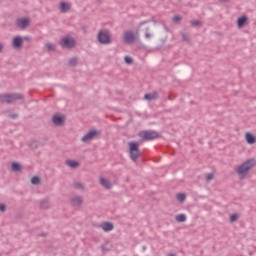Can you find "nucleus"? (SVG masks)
I'll return each instance as SVG.
<instances>
[{"mask_svg": "<svg viewBox=\"0 0 256 256\" xmlns=\"http://www.w3.org/2000/svg\"><path fill=\"white\" fill-rule=\"evenodd\" d=\"M29 23H31V21L28 18H20V19H17L16 21V25L20 29H27V27L29 26Z\"/></svg>", "mask_w": 256, "mask_h": 256, "instance_id": "obj_11", "label": "nucleus"}, {"mask_svg": "<svg viewBox=\"0 0 256 256\" xmlns=\"http://www.w3.org/2000/svg\"><path fill=\"white\" fill-rule=\"evenodd\" d=\"M71 10V4L67 2L60 3V11L61 13H67Z\"/></svg>", "mask_w": 256, "mask_h": 256, "instance_id": "obj_18", "label": "nucleus"}, {"mask_svg": "<svg viewBox=\"0 0 256 256\" xmlns=\"http://www.w3.org/2000/svg\"><path fill=\"white\" fill-rule=\"evenodd\" d=\"M239 220V215L238 214H232L230 215V221L231 223H235V221Z\"/></svg>", "mask_w": 256, "mask_h": 256, "instance_id": "obj_31", "label": "nucleus"}, {"mask_svg": "<svg viewBox=\"0 0 256 256\" xmlns=\"http://www.w3.org/2000/svg\"><path fill=\"white\" fill-rule=\"evenodd\" d=\"M97 39L98 43H101V45H111V43H113L109 30H100L98 32Z\"/></svg>", "mask_w": 256, "mask_h": 256, "instance_id": "obj_4", "label": "nucleus"}, {"mask_svg": "<svg viewBox=\"0 0 256 256\" xmlns=\"http://www.w3.org/2000/svg\"><path fill=\"white\" fill-rule=\"evenodd\" d=\"M0 211L1 213H5V211H7V205H5L4 203L0 204Z\"/></svg>", "mask_w": 256, "mask_h": 256, "instance_id": "obj_35", "label": "nucleus"}, {"mask_svg": "<svg viewBox=\"0 0 256 256\" xmlns=\"http://www.w3.org/2000/svg\"><path fill=\"white\" fill-rule=\"evenodd\" d=\"M32 185H41V178L39 176H34L31 179Z\"/></svg>", "mask_w": 256, "mask_h": 256, "instance_id": "obj_24", "label": "nucleus"}, {"mask_svg": "<svg viewBox=\"0 0 256 256\" xmlns=\"http://www.w3.org/2000/svg\"><path fill=\"white\" fill-rule=\"evenodd\" d=\"M30 147L32 149H37V147H39V145H38L37 141H32L31 144H30Z\"/></svg>", "mask_w": 256, "mask_h": 256, "instance_id": "obj_36", "label": "nucleus"}, {"mask_svg": "<svg viewBox=\"0 0 256 256\" xmlns=\"http://www.w3.org/2000/svg\"><path fill=\"white\" fill-rule=\"evenodd\" d=\"M124 41L131 45V43H135V33L133 31H126L124 34Z\"/></svg>", "mask_w": 256, "mask_h": 256, "instance_id": "obj_10", "label": "nucleus"}, {"mask_svg": "<svg viewBox=\"0 0 256 256\" xmlns=\"http://www.w3.org/2000/svg\"><path fill=\"white\" fill-rule=\"evenodd\" d=\"M182 39L183 41H186V43H189V41H191V36L189 34L182 33Z\"/></svg>", "mask_w": 256, "mask_h": 256, "instance_id": "obj_29", "label": "nucleus"}, {"mask_svg": "<svg viewBox=\"0 0 256 256\" xmlns=\"http://www.w3.org/2000/svg\"><path fill=\"white\" fill-rule=\"evenodd\" d=\"M215 175L213 173H208L206 176V181H213Z\"/></svg>", "mask_w": 256, "mask_h": 256, "instance_id": "obj_34", "label": "nucleus"}, {"mask_svg": "<svg viewBox=\"0 0 256 256\" xmlns=\"http://www.w3.org/2000/svg\"><path fill=\"white\" fill-rule=\"evenodd\" d=\"M9 117H10V119L15 120V119L19 118V114H10Z\"/></svg>", "mask_w": 256, "mask_h": 256, "instance_id": "obj_37", "label": "nucleus"}, {"mask_svg": "<svg viewBox=\"0 0 256 256\" xmlns=\"http://www.w3.org/2000/svg\"><path fill=\"white\" fill-rule=\"evenodd\" d=\"M74 187H75V189H78L79 191H83V189H85V184H83L81 182H75Z\"/></svg>", "mask_w": 256, "mask_h": 256, "instance_id": "obj_27", "label": "nucleus"}, {"mask_svg": "<svg viewBox=\"0 0 256 256\" xmlns=\"http://www.w3.org/2000/svg\"><path fill=\"white\" fill-rule=\"evenodd\" d=\"M101 250H102L104 253L109 252V248H107V247H105V246H101Z\"/></svg>", "mask_w": 256, "mask_h": 256, "instance_id": "obj_38", "label": "nucleus"}, {"mask_svg": "<svg viewBox=\"0 0 256 256\" xmlns=\"http://www.w3.org/2000/svg\"><path fill=\"white\" fill-rule=\"evenodd\" d=\"M100 227L103 229V231H105V233H109L115 229V226L111 222H103Z\"/></svg>", "mask_w": 256, "mask_h": 256, "instance_id": "obj_14", "label": "nucleus"}, {"mask_svg": "<svg viewBox=\"0 0 256 256\" xmlns=\"http://www.w3.org/2000/svg\"><path fill=\"white\" fill-rule=\"evenodd\" d=\"M97 135H99V131L98 130H90L87 134H85L81 141L83 143H87V141H92V139H95V137H97Z\"/></svg>", "mask_w": 256, "mask_h": 256, "instance_id": "obj_8", "label": "nucleus"}, {"mask_svg": "<svg viewBox=\"0 0 256 256\" xmlns=\"http://www.w3.org/2000/svg\"><path fill=\"white\" fill-rule=\"evenodd\" d=\"M157 97H159V93H157V91H154L153 93H146L144 95L145 101H155Z\"/></svg>", "mask_w": 256, "mask_h": 256, "instance_id": "obj_17", "label": "nucleus"}, {"mask_svg": "<svg viewBox=\"0 0 256 256\" xmlns=\"http://www.w3.org/2000/svg\"><path fill=\"white\" fill-rule=\"evenodd\" d=\"M72 207H81L83 205V198L81 196H75L70 200Z\"/></svg>", "mask_w": 256, "mask_h": 256, "instance_id": "obj_13", "label": "nucleus"}, {"mask_svg": "<svg viewBox=\"0 0 256 256\" xmlns=\"http://www.w3.org/2000/svg\"><path fill=\"white\" fill-rule=\"evenodd\" d=\"M128 147L130 159L133 161V163H137V159H139L141 155V151L139 150V142L130 141L128 142Z\"/></svg>", "mask_w": 256, "mask_h": 256, "instance_id": "obj_2", "label": "nucleus"}, {"mask_svg": "<svg viewBox=\"0 0 256 256\" xmlns=\"http://www.w3.org/2000/svg\"><path fill=\"white\" fill-rule=\"evenodd\" d=\"M220 3H227L229 0H218Z\"/></svg>", "mask_w": 256, "mask_h": 256, "instance_id": "obj_39", "label": "nucleus"}, {"mask_svg": "<svg viewBox=\"0 0 256 256\" xmlns=\"http://www.w3.org/2000/svg\"><path fill=\"white\" fill-rule=\"evenodd\" d=\"M148 23H151V20L142 21L137 28V31H145V39H151L152 37L151 29H153V26H146Z\"/></svg>", "mask_w": 256, "mask_h": 256, "instance_id": "obj_6", "label": "nucleus"}, {"mask_svg": "<svg viewBox=\"0 0 256 256\" xmlns=\"http://www.w3.org/2000/svg\"><path fill=\"white\" fill-rule=\"evenodd\" d=\"M182 20H183V18L179 15H175L172 19L173 23H179Z\"/></svg>", "mask_w": 256, "mask_h": 256, "instance_id": "obj_32", "label": "nucleus"}, {"mask_svg": "<svg viewBox=\"0 0 256 256\" xmlns=\"http://www.w3.org/2000/svg\"><path fill=\"white\" fill-rule=\"evenodd\" d=\"M139 137L143 139V141H153L159 139V132L155 130H145L139 133Z\"/></svg>", "mask_w": 256, "mask_h": 256, "instance_id": "obj_5", "label": "nucleus"}, {"mask_svg": "<svg viewBox=\"0 0 256 256\" xmlns=\"http://www.w3.org/2000/svg\"><path fill=\"white\" fill-rule=\"evenodd\" d=\"M249 21V18L246 15H243L237 19V27L238 29H243L245 27V23Z\"/></svg>", "mask_w": 256, "mask_h": 256, "instance_id": "obj_15", "label": "nucleus"}, {"mask_svg": "<svg viewBox=\"0 0 256 256\" xmlns=\"http://www.w3.org/2000/svg\"><path fill=\"white\" fill-rule=\"evenodd\" d=\"M245 139H246V143H248V145H255V143H256V137H255V135L251 134V132H246Z\"/></svg>", "mask_w": 256, "mask_h": 256, "instance_id": "obj_16", "label": "nucleus"}, {"mask_svg": "<svg viewBox=\"0 0 256 256\" xmlns=\"http://www.w3.org/2000/svg\"><path fill=\"white\" fill-rule=\"evenodd\" d=\"M40 236H41V237H46V236H47V234L42 233Z\"/></svg>", "mask_w": 256, "mask_h": 256, "instance_id": "obj_41", "label": "nucleus"}, {"mask_svg": "<svg viewBox=\"0 0 256 256\" xmlns=\"http://www.w3.org/2000/svg\"><path fill=\"white\" fill-rule=\"evenodd\" d=\"M60 45L63 47V49H73V47L76 45V42L72 37L66 36L60 40Z\"/></svg>", "mask_w": 256, "mask_h": 256, "instance_id": "obj_7", "label": "nucleus"}, {"mask_svg": "<svg viewBox=\"0 0 256 256\" xmlns=\"http://www.w3.org/2000/svg\"><path fill=\"white\" fill-rule=\"evenodd\" d=\"M68 63L70 67H75L77 65V58H71Z\"/></svg>", "mask_w": 256, "mask_h": 256, "instance_id": "obj_33", "label": "nucleus"}, {"mask_svg": "<svg viewBox=\"0 0 256 256\" xmlns=\"http://www.w3.org/2000/svg\"><path fill=\"white\" fill-rule=\"evenodd\" d=\"M255 166L256 160L253 158L248 159L236 169V173H238L240 177H245V175H247L251 169H254Z\"/></svg>", "mask_w": 256, "mask_h": 256, "instance_id": "obj_1", "label": "nucleus"}, {"mask_svg": "<svg viewBox=\"0 0 256 256\" xmlns=\"http://www.w3.org/2000/svg\"><path fill=\"white\" fill-rule=\"evenodd\" d=\"M187 199V195L185 193H178L177 194V200L180 201V203H183Z\"/></svg>", "mask_w": 256, "mask_h": 256, "instance_id": "obj_26", "label": "nucleus"}, {"mask_svg": "<svg viewBox=\"0 0 256 256\" xmlns=\"http://www.w3.org/2000/svg\"><path fill=\"white\" fill-rule=\"evenodd\" d=\"M11 167L12 171H21V164H19V162H13Z\"/></svg>", "mask_w": 256, "mask_h": 256, "instance_id": "obj_25", "label": "nucleus"}, {"mask_svg": "<svg viewBox=\"0 0 256 256\" xmlns=\"http://www.w3.org/2000/svg\"><path fill=\"white\" fill-rule=\"evenodd\" d=\"M190 25H191V27H198V28L203 27V23L199 20L190 21Z\"/></svg>", "mask_w": 256, "mask_h": 256, "instance_id": "obj_23", "label": "nucleus"}, {"mask_svg": "<svg viewBox=\"0 0 256 256\" xmlns=\"http://www.w3.org/2000/svg\"><path fill=\"white\" fill-rule=\"evenodd\" d=\"M12 45L14 49H21L23 47V38L21 36H15Z\"/></svg>", "mask_w": 256, "mask_h": 256, "instance_id": "obj_12", "label": "nucleus"}, {"mask_svg": "<svg viewBox=\"0 0 256 256\" xmlns=\"http://www.w3.org/2000/svg\"><path fill=\"white\" fill-rule=\"evenodd\" d=\"M124 61H125L126 65H131V64H133V58L130 57V56H125V57H124Z\"/></svg>", "mask_w": 256, "mask_h": 256, "instance_id": "obj_30", "label": "nucleus"}, {"mask_svg": "<svg viewBox=\"0 0 256 256\" xmlns=\"http://www.w3.org/2000/svg\"><path fill=\"white\" fill-rule=\"evenodd\" d=\"M3 51V44L0 43V53Z\"/></svg>", "mask_w": 256, "mask_h": 256, "instance_id": "obj_40", "label": "nucleus"}, {"mask_svg": "<svg viewBox=\"0 0 256 256\" xmlns=\"http://www.w3.org/2000/svg\"><path fill=\"white\" fill-rule=\"evenodd\" d=\"M175 220L177 221V223H185V221H187V215L179 214L175 217Z\"/></svg>", "mask_w": 256, "mask_h": 256, "instance_id": "obj_21", "label": "nucleus"}, {"mask_svg": "<svg viewBox=\"0 0 256 256\" xmlns=\"http://www.w3.org/2000/svg\"><path fill=\"white\" fill-rule=\"evenodd\" d=\"M145 249H146V247L144 246V247H143V250L145 251Z\"/></svg>", "mask_w": 256, "mask_h": 256, "instance_id": "obj_42", "label": "nucleus"}, {"mask_svg": "<svg viewBox=\"0 0 256 256\" xmlns=\"http://www.w3.org/2000/svg\"><path fill=\"white\" fill-rule=\"evenodd\" d=\"M21 99H23L21 93L0 94V103H6L7 105H11L15 101H21Z\"/></svg>", "mask_w": 256, "mask_h": 256, "instance_id": "obj_3", "label": "nucleus"}, {"mask_svg": "<svg viewBox=\"0 0 256 256\" xmlns=\"http://www.w3.org/2000/svg\"><path fill=\"white\" fill-rule=\"evenodd\" d=\"M46 49L51 52V51H55V45H53V43L48 42L46 43Z\"/></svg>", "mask_w": 256, "mask_h": 256, "instance_id": "obj_28", "label": "nucleus"}, {"mask_svg": "<svg viewBox=\"0 0 256 256\" xmlns=\"http://www.w3.org/2000/svg\"><path fill=\"white\" fill-rule=\"evenodd\" d=\"M52 123L56 125V127H61L65 123V116H61L60 114H55L52 117Z\"/></svg>", "mask_w": 256, "mask_h": 256, "instance_id": "obj_9", "label": "nucleus"}, {"mask_svg": "<svg viewBox=\"0 0 256 256\" xmlns=\"http://www.w3.org/2000/svg\"><path fill=\"white\" fill-rule=\"evenodd\" d=\"M100 185H102V187H104L105 189H111L112 187L111 181L105 178H100Z\"/></svg>", "mask_w": 256, "mask_h": 256, "instance_id": "obj_19", "label": "nucleus"}, {"mask_svg": "<svg viewBox=\"0 0 256 256\" xmlns=\"http://www.w3.org/2000/svg\"><path fill=\"white\" fill-rule=\"evenodd\" d=\"M66 165L71 167V169H77V167H79V162L75 160H66Z\"/></svg>", "mask_w": 256, "mask_h": 256, "instance_id": "obj_20", "label": "nucleus"}, {"mask_svg": "<svg viewBox=\"0 0 256 256\" xmlns=\"http://www.w3.org/2000/svg\"><path fill=\"white\" fill-rule=\"evenodd\" d=\"M39 205L41 209H49V199L40 200Z\"/></svg>", "mask_w": 256, "mask_h": 256, "instance_id": "obj_22", "label": "nucleus"}]
</instances>
